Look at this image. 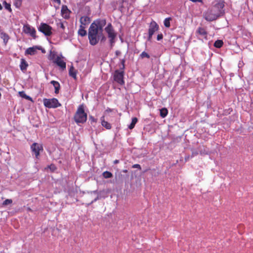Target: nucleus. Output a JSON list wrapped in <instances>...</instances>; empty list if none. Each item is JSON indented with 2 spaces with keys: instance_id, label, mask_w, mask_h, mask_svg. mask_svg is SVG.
Segmentation results:
<instances>
[{
  "instance_id": "79ce46f5",
  "label": "nucleus",
  "mask_w": 253,
  "mask_h": 253,
  "mask_svg": "<svg viewBox=\"0 0 253 253\" xmlns=\"http://www.w3.org/2000/svg\"><path fill=\"white\" fill-rule=\"evenodd\" d=\"M97 199H98V198H97L95 199L94 200V201H92V202H91V203H92L93 202L96 201L97 200Z\"/></svg>"
},
{
  "instance_id": "bb28decb",
  "label": "nucleus",
  "mask_w": 253,
  "mask_h": 253,
  "mask_svg": "<svg viewBox=\"0 0 253 253\" xmlns=\"http://www.w3.org/2000/svg\"><path fill=\"white\" fill-rule=\"evenodd\" d=\"M140 56L141 58H144L145 57L147 58H150V55L145 51L142 52L140 54Z\"/></svg>"
},
{
  "instance_id": "f3484780",
  "label": "nucleus",
  "mask_w": 253,
  "mask_h": 253,
  "mask_svg": "<svg viewBox=\"0 0 253 253\" xmlns=\"http://www.w3.org/2000/svg\"><path fill=\"white\" fill-rule=\"evenodd\" d=\"M101 125L103 126H104L107 129H110L111 128V125L105 120L104 116H103L101 118Z\"/></svg>"
},
{
  "instance_id": "4be33fe9",
  "label": "nucleus",
  "mask_w": 253,
  "mask_h": 253,
  "mask_svg": "<svg viewBox=\"0 0 253 253\" xmlns=\"http://www.w3.org/2000/svg\"><path fill=\"white\" fill-rule=\"evenodd\" d=\"M137 119L136 117L133 118L132 119V121L131 124L129 125L128 128L130 129L133 128L135 126V124L137 122Z\"/></svg>"
},
{
  "instance_id": "7c9ffc66",
  "label": "nucleus",
  "mask_w": 253,
  "mask_h": 253,
  "mask_svg": "<svg viewBox=\"0 0 253 253\" xmlns=\"http://www.w3.org/2000/svg\"><path fill=\"white\" fill-rule=\"evenodd\" d=\"M48 167L52 171H54L56 169L55 165L53 164L50 165L49 166H48Z\"/></svg>"
},
{
  "instance_id": "2eb2a0df",
  "label": "nucleus",
  "mask_w": 253,
  "mask_h": 253,
  "mask_svg": "<svg viewBox=\"0 0 253 253\" xmlns=\"http://www.w3.org/2000/svg\"><path fill=\"white\" fill-rule=\"evenodd\" d=\"M28 64L27 61L23 58L21 59L20 68L21 71H24L27 70Z\"/></svg>"
},
{
  "instance_id": "dca6fc26",
  "label": "nucleus",
  "mask_w": 253,
  "mask_h": 253,
  "mask_svg": "<svg viewBox=\"0 0 253 253\" xmlns=\"http://www.w3.org/2000/svg\"><path fill=\"white\" fill-rule=\"evenodd\" d=\"M50 84H52L55 88V93L56 94H58L59 93L60 88V85L59 83L55 81H51L50 82Z\"/></svg>"
},
{
  "instance_id": "c756f323",
  "label": "nucleus",
  "mask_w": 253,
  "mask_h": 253,
  "mask_svg": "<svg viewBox=\"0 0 253 253\" xmlns=\"http://www.w3.org/2000/svg\"><path fill=\"white\" fill-rule=\"evenodd\" d=\"M57 26L58 27H60L61 29H62L63 30V31H64L65 29V26L64 25L63 23H62V22H59V23H57Z\"/></svg>"
},
{
  "instance_id": "b1692460",
  "label": "nucleus",
  "mask_w": 253,
  "mask_h": 253,
  "mask_svg": "<svg viewBox=\"0 0 253 253\" xmlns=\"http://www.w3.org/2000/svg\"><path fill=\"white\" fill-rule=\"evenodd\" d=\"M36 52V50L34 47H29L26 50L27 53L30 55H34Z\"/></svg>"
},
{
  "instance_id": "9b49d317",
  "label": "nucleus",
  "mask_w": 253,
  "mask_h": 253,
  "mask_svg": "<svg viewBox=\"0 0 253 253\" xmlns=\"http://www.w3.org/2000/svg\"><path fill=\"white\" fill-rule=\"evenodd\" d=\"M53 62L59 66L62 70L66 69V64L62 56H57L53 60Z\"/></svg>"
},
{
  "instance_id": "c03bdc74",
  "label": "nucleus",
  "mask_w": 253,
  "mask_h": 253,
  "mask_svg": "<svg viewBox=\"0 0 253 253\" xmlns=\"http://www.w3.org/2000/svg\"><path fill=\"white\" fill-rule=\"evenodd\" d=\"M241 65V64L240 63H239L238 64V67H240V66Z\"/></svg>"
},
{
  "instance_id": "a19ab883",
  "label": "nucleus",
  "mask_w": 253,
  "mask_h": 253,
  "mask_svg": "<svg viewBox=\"0 0 253 253\" xmlns=\"http://www.w3.org/2000/svg\"><path fill=\"white\" fill-rule=\"evenodd\" d=\"M119 163V161L118 160H115L114 161V164H118Z\"/></svg>"
},
{
  "instance_id": "0eeeda50",
  "label": "nucleus",
  "mask_w": 253,
  "mask_h": 253,
  "mask_svg": "<svg viewBox=\"0 0 253 253\" xmlns=\"http://www.w3.org/2000/svg\"><path fill=\"white\" fill-rule=\"evenodd\" d=\"M52 27L48 24L42 23L38 28V30L46 36H50L52 35Z\"/></svg>"
},
{
  "instance_id": "f257e3e1",
  "label": "nucleus",
  "mask_w": 253,
  "mask_h": 253,
  "mask_svg": "<svg viewBox=\"0 0 253 253\" xmlns=\"http://www.w3.org/2000/svg\"><path fill=\"white\" fill-rule=\"evenodd\" d=\"M106 24L105 19H98L92 22L88 29V38L89 43L96 45L99 42L100 36L103 32V27Z\"/></svg>"
},
{
  "instance_id": "412c9836",
  "label": "nucleus",
  "mask_w": 253,
  "mask_h": 253,
  "mask_svg": "<svg viewBox=\"0 0 253 253\" xmlns=\"http://www.w3.org/2000/svg\"><path fill=\"white\" fill-rule=\"evenodd\" d=\"M168 113V111L166 108H162L160 110V116L163 118L167 116Z\"/></svg>"
},
{
  "instance_id": "37998d69",
  "label": "nucleus",
  "mask_w": 253,
  "mask_h": 253,
  "mask_svg": "<svg viewBox=\"0 0 253 253\" xmlns=\"http://www.w3.org/2000/svg\"><path fill=\"white\" fill-rule=\"evenodd\" d=\"M2 8V7L1 4L0 3V10H1Z\"/></svg>"
},
{
  "instance_id": "72a5a7b5",
  "label": "nucleus",
  "mask_w": 253,
  "mask_h": 253,
  "mask_svg": "<svg viewBox=\"0 0 253 253\" xmlns=\"http://www.w3.org/2000/svg\"><path fill=\"white\" fill-rule=\"evenodd\" d=\"M99 35L100 36L99 39L101 38V41H105L106 40V38L103 35H102V33Z\"/></svg>"
},
{
  "instance_id": "473e14b6",
  "label": "nucleus",
  "mask_w": 253,
  "mask_h": 253,
  "mask_svg": "<svg viewBox=\"0 0 253 253\" xmlns=\"http://www.w3.org/2000/svg\"><path fill=\"white\" fill-rule=\"evenodd\" d=\"M132 168H137L139 169H141V168L140 165L139 164H134L132 166Z\"/></svg>"
},
{
  "instance_id": "e433bc0d",
  "label": "nucleus",
  "mask_w": 253,
  "mask_h": 253,
  "mask_svg": "<svg viewBox=\"0 0 253 253\" xmlns=\"http://www.w3.org/2000/svg\"><path fill=\"white\" fill-rule=\"evenodd\" d=\"M4 41H5L6 40L7 42L8 40V36L6 34H4Z\"/></svg>"
},
{
  "instance_id": "cd10ccee",
  "label": "nucleus",
  "mask_w": 253,
  "mask_h": 253,
  "mask_svg": "<svg viewBox=\"0 0 253 253\" xmlns=\"http://www.w3.org/2000/svg\"><path fill=\"white\" fill-rule=\"evenodd\" d=\"M3 4H4V7H5V9L8 10L10 11H11L10 4L8 3L6 1H4L3 2Z\"/></svg>"
},
{
  "instance_id": "aec40b11",
  "label": "nucleus",
  "mask_w": 253,
  "mask_h": 253,
  "mask_svg": "<svg viewBox=\"0 0 253 253\" xmlns=\"http://www.w3.org/2000/svg\"><path fill=\"white\" fill-rule=\"evenodd\" d=\"M223 42L222 40H217L214 43V46L216 48H220L222 46Z\"/></svg>"
},
{
  "instance_id": "a211bd4d",
  "label": "nucleus",
  "mask_w": 253,
  "mask_h": 253,
  "mask_svg": "<svg viewBox=\"0 0 253 253\" xmlns=\"http://www.w3.org/2000/svg\"><path fill=\"white\" fill-rule=\"evenodd\" d=\"M86 27L83 26H80L79 29L78 31V34L81 37H84L86 35L87 32L85 30Z\"/></svg>"
},
{
  "instance_id": "20e7f679",
  "label": "nucleus",
  "mask_w": 253,
  "mask_h": 253,
  "mask_svg": "<svg viewBox=\"0 0 253 253\" xmlns=\"http://www.w3.org/2000/svg\"><path fill=\"white\" fill-rule=\"evenodd\" d=\"M125 60L124 59L122 60V66L120 67V69L122 70V71L117 70L114 73V81L121 85H123L125 84V81L124 80V72L123 71L125 69Z\"/></svg>"
},
{
  "instance_id": "2f4dec72",
  "label": "nucleus",
  "mask_w": 253,
  "mask_h": 253,
  "mask_svg": "<svg viewBox=\"0 0 253 253\" xmlns=\"http://www.w3.org/2000/svg\"><path fill=\"white\" fill-rule=\"evenodd\" d=\"M163 38V35L162 34H160L157 35V40L160 41Z\"/></svg>"
},
{
  "instance_id": "423d86ee",
  "label": "nucleus",
  "mask_w": 253,
  "mask_h": 253,
  "mask_svg": "<svg viewBox=\"0 0 253 253\" xmlns=\"http://www.w3.org/2000/svg\"><path fill=\"white\" fill-rule=\"evenodd\" d=\"M105 30L108 34V37L110 39V42L112 45V44L115 42V39L117 35L114 31L112 24L111 23H109L105 28Z\"/></svg>"
},
{
  "instance_id": "ea45409f",
  "label": "nucleus",
  "mask_w": 253,
  "mask_h": 253,
  "mask_svg": "<svg viewBox=\"0 0 253 253\" xmlns=\"http://www.w3.org/2000/svg\"><path fill=\"white\" fill-rule=\"evenodd\" d=\"M55 2H57L58 4H60L61 3L60 0H53Z\"/></svg>"
},
{
  "instance_id": "f03ea898",
  "label": "nucleus",
  "mask_w": 253,
  "mask_h": 253,
  "mask_svg": "<svg viewBox=\"0 0 253 253\" xmlns=\"http://www.w3.org/2000/svg\"><path fill=\"white\" fill-rule=\"evenodd\" d=\"M224 1L219 0L217 3L209 8L204 14L205 19L208 21H212L217 19L224 13Z\"/></svg>"
},
{
  "instance_id": "393cba45",
  "label": "nucleus",
  "mask_w": 253,
  "mask_h": 253,
  "mask_svg": "<svg viewBox=\"0 0 253 253\" xmlns=\"http://www.w3.org/2000/svg\"><path fill=\"white\" fill-rule=\"evenodd\" d=\"M103 176L105 178H111L113 176V174L111 172L106 171L103 173Z\"/></svg>"
},
{
  "instance_id": "f704fd0d",
  "label": "nucleus",
  "mask_w": 253,
  "mask_h": 253,
  "mask_svg": "<svg viewBox=\"0 0 253 253\" xmlns=\"http://www.w3.org/2000/svg\"><path fill=\"white\" fill-rule=\"evenodd\" d=\"M89 120L91 121V122H96V120L95 119H94V118L92 116L89 117Z\"/></svg>"
},
{
  "instance_id": "6e6552de",
  "label": "nucleus",
  "mask_w": 253,
  "mask_h": 253,
  "mask_svg": "<svg viewBox=\"0 0 253 253\" xmlns=\"http://www.w3.org/2000/svg\"><path fill=\"white\" fill-rule=\"evenodd\" d=\"M159 25L157 24V23L152 21L150 23L148 30V40L151 41L153 35L154 33L157 31L159 30Z\"/></svg>"
},
{
  "instance_id": "4468645a",
  "label": "nucleus",
  "mask_w": 253,
  "mask_h": 253,
  "mask_svg": "<svg viewBox=\"0 0 253 253\" xmlns=\"http://www.w3.org/2000/svg\"><path fill=\"white\" fill-rule=\"evenodd\" d=\"M196 33L202 36L203 38L207 39L208 33L205 28L203 27H199L196 31Z\"/></svg>"
},
{
  "instance_id": "a878e982",
  "label": "nucleus",
  "mask_w": 253,
  "mask_h": 253,
  "mask_svg": "<svg viewBox=\"0 0 253 253\" xmlns=\"http://www.w3.org/2000/svg\"><path fill=\"white\" fill-rule=\"evenodd\" d=\"M19 94L20 96L24 98H25L26 99H31V97L29 96H28L24 91H19Z\"/></svg>"
},
{
  "instance_id": "39448f33",
  "label": "nucleus",
  "mask_w": 253,
  "mask_h": 253,
  "mask_svg": "<svg viewBox=\"0 0 253 253\" xmlns=\"http://www.w3.org/2000/svg\"><path fill=\"white\" fill-rule=\"evenodd\" d=\"M43 103L44 106L48 108H56L61 106L58 100L55 98H44L43 99Z\"/></svg>"
},
{
  "instance_id": "58836bf2",
  "label": "nucleus",
  "mask_w": 253,
  "mask_h": 253,
  "mask_svg": "<svg viewBox=\"0 0 253 253\" xmlns=\"http://www.w3.org/2000/svg\"><path fill=\"white\" fill-rule=\"evenodd\" d=\"M112 111V110L110 108H108L106 110V112H111Z\"/></svg>"
},
{
  "instance_id": "6ab92c4d",
  "label": "nucleus",
  "mask_w": 253,
  "mask_h": 253,
  "mask_svg": "<svg viewBox=\"0 0 253 253\" xmlns=\"http://www.w3.org/2000/svg\"><path fill=\"white\" fill-rule=\"evenodd\" d=\"M69 74L70 76L72 77L74 79H77V71L73 66L69 69Z\"/></svg>"
},
{
  "instance_id": "f8f14e48",
  "label": "nucleus",
  "mask_w": 253,
  "mask_h": 253,
  "mask_svg": "<svg viewBox=\"0 0 253 253\" xmlns=\"http://www.w3.org/2000/svg\"><path fill=\"white\" fill-rule=\"evenodd\" d=\"M61 15L63 18L66 19H68L70 18V15L71 11L68 8V7L66 5H63L61 7Z\"/></svg>"
},
{
  "instance_id": "ddd939ff",
  "label": "nucleus",
  "mask_w": 253,
  "mask_h": 253,
  "mask_svg": "<svg viewBox=\"0 0 253 253\" xmlns=\"http://www.w3.org/2000/svg\"><path fill=\"white\" fill-rule=\"evenodd\" d=\"M90 19L89 17L87 16H82L80 19L81 26L86 27L87 25L90 23Z\"/></svg>"
},
{
  "instance_id": "7ed1b4c3",
  "label": "nucleus",
  "mask_w": 253,
  "mask_h": 253,
  "mask_svg": "<svg viewBox=\"0 0 253 253\" xmlns=\"http://www.w3.org/2000/svg\"><path fill=\"white\" fill-rule=\"evenodd\" d=\"M87 114L84 111L83 105H80L74 115V120L77 124H84L87 120Z\"/></svg>"
},
{
  "instance_id": "c85d7f7f",
  "label": "nucleus",
  "mask_w": 253,
  "mask_h": 253,
  "mask_svg": "<svg viewBox=\"0 0 253 253\" xmlns=\"http://www.w3.org/2000/svg\"><path fill=\"white\" fill-rule=\"evenodd\" d=\"M12 203V200L11 199H6L2 203L3 206H6L9 204H11Z\"/></svg>"
},
{
  "instance_id": "9d476101",
  "label": "nucleus",
  "mask_w": 253,
  "mask_h": 253,
  "mask_svg": "<svg viewBox=\"0 0 253 253\" xmlns=\"http://www.w3.org/2000/svg\"><path fill=\"white\" fill-rule=\"evenodd\" d=\"M31 149L33 153H34L36 158L38 159L40 155V151L43 150V147L42 145L37 143H34L31 146Z\"/></svg>"
},
{
  "instance_id": "c9c22d12",
  "label": "nucleus",
  "mask_w": 253,
  "mask_h": 253,
  "mask_svg": "<svg viewBox=\"0 0 253 253\" xmlns=\"http://www.w3.org/2000/svg\"><path fill=\"white\" fill-rule=\"evenodd\" d=\"M124 1V0H121V6H120V7H119V10H120V11H122V9H123V7H124V6H123V3Z\"/></svg>"
},
{
  "instance_id": "5701e85b",
  "label": "nucleus",
  "mask_w": 253,
  "mask_h": 253,
  "mask_svg": "<svg viewBox=\"0 0 253 253\" xmlns=\"http://www.w3.org/2000/svg\"><path fill=\"white\" fill-rule=\"evenodd\" d=\"M171 20V18L169 17L165 19L164 24L166 27L169 28L170 26V21Z\"/></svg>"
},
{
  "instance_id": "4c0bfd02",
  "label": "nucleus",
  "mask_w": 253,
  "mask_h": 253,
  "mask_svg": "<svg viewBox=\"0 0 253 253\" xmlns=\"http://www.w3.org/2000/svg\"><path fill=\"white\" fill-rule=\"evenodd\" d=\"M190 1H191L192 2H202V0H189Z\"/></svg>"
},
{
  "instance_id": "1a4fd4ad",
  "label": "nucleus",
  "mask_w": 253,
  "mask_h": 253,
  "mask_svg": "<svg viewBox=\"0 0 253 253\" xmlns=\"http://www.w3.org/2000/svg\"><path fill=\"white\" fill-rule=\"evenodd\" d=\"M23 31L26 34L30 35L34 39L36 38V31L34 28L31 27L29 24H26L23 26Z\"/></svg>"
}]
</instances>
